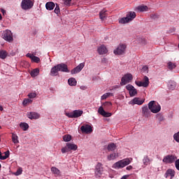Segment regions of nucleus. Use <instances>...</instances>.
<instances>
[{
  "label": "nucleus",
  "instance_id": "obj_15",
  "mask_svg": "<svg viewBox=\"0 0 179 179\" xmlns=\"http://www.w3.org/2000/svg\"><path fill=\"white\" fill-rule=\"evenodd\" d=\"M80 129L83 132V134H92L93 129H92V126L89 124H86L84 126H82L80 127Z\"/></svg>",
  "mask_w": 179,
  "mask_h": 179
},
{
  "label": "nucleus",
  "instance_id": "obj_28",
  "mask_svg": "<svg viewBox=\"0 0 179 179\" xmlns=\"http://www.w3.org/2000/svg\"><path fill=\"white\" fill-rule=\"evenodd\" d=\"M73 114L74 118H78V117H80V115L83 114V110H76L73 111Z\"/></svg>",
  "mask_w": 179,
  "mask_h": 179
},
{
  "label": "nucleus",
  "instance_id": "obj_34",
  "mask_svg": "<svg viewBox=\"0 0 179 179\" xmlns=\"http://www.w3.org/2000/svg\"><path fill=\"white\" fill-rule=\"evenodd\" d=\"M68 83L70 86H76V80L73 78H69Z\"/></svg>",
  "mask_w": 179,
  "mask_h": 179
},
{
  "label": "nucleus",
  "instance_id": "obj_27",
  "mask_svg": "<svg viewBox=\"0 0 179 179\" xmlns=\"http://www.w3.org/2000/svg\"><path fill=\"white\" fill-rule=\"evenodd\" d=\"M40 73V70L38 69H34L30 72V75L32 78H36Z\"/></svg>",
  "mask_w": 179,
  "mask_h": 179
},
{
  "label": "nucleus",
  "instance_id": "obj_54",
  "mask_svg": "<svg viewBox=\"0 0 179 179\" xmlns=\"http://www.w3.org/2000/svg\"><path fill=\"white\" fill-rule=\"evenodd\" d=\"M0 111H3V108L0 106Z\"/></svg>",
  "mask_w": 179,
  "mask_h": 179
},
{
  "label": "nucleus",
  "instance_id": "obj_11",
  "mask_svg": "<svg viewBox=\"0 0 179 179\" xmlns=\"http://www.w3.org/2000/svg\"><path fill=\"white\" fill-rule=\"evenodd\" d=\"M3 38L6 40V41H8V43H11V41H13L12 31H10V30L4 31L3 34Z\"/></svg>",
  "mask_w": 179,
  "mask_h": 179
},
{
  "label": "nucleus",
  "instance_id": "obj_12",
  "mask_svg": "<svg viewBox=\"0 0 179 179\" xmlns=\"http://www.w3.org/2000/svg\"><path fill=\"white\" fill-rule=\"evenodd\" d=\"M127 49V45L124 44H120L116 50H114V54L115 55H122L124 52H125V50Z\"/></svg>",
  "mask_w": 179,
  "mask_h": 179
},
{
  "label": "nucleus",
  "instance_id": "obj_22",
  "mask_svg": "<svg viewBox=\"0 0 179 179\" xmlns=\"http://www.w3.org/2000/svg\"><path fill=\"white\" fill-rule=\"evenodd\" d=\"M143 103H145V100L141 99L140 98L136 97L132 100V103L138 104V106H142V104H143Z\"/></svg>",
  "mask_w": 179,
  "mask_h": 179
},
{
  "label": "nucleus",
  "instance_id": "obj_38",
  "mask_svg": "<svg viewBox=\"0 0 179 179\" xmlns=\"http://www.w3.org/2000/svg\"><path fill=\"white\" fill-rule=\"evenodd\" d=\"M169 89L170 90H174L176 89V83L171 81L168 84Z\"/></svg>",
  "mask_w": 179,
  "mask_h": 179
},
{
  "label": "nucleus",
  "instance_id": "obj_46",
  "mask_svg": "<svg viewBox=\"0 0 179 179\" xmlns=\"http://www.w3.org/2000/svg\"><path fill=\"white\" fill-rule=\"evenodd\" d=\"M59 12H60L59 6H58V4H56V8H55V13H57V15H58Z\"/></svg>",
  "mask_w": 179,
  "mask_h": 179
},
{
  "label": "nucleus",
  "instance_id": "obj_18",
  "mask_svg": "<svg viewBox=\"0 0 179 179\" xmlns=\"http://www.w3.org/2000/svg\"><path fill=\"white\" fill-rule=\"evenodd\" d=\"M97 51L99 55H103L104 54H107L108 52L107 48H106L104 45H101V46H99L97 49Z\"/></svg>",
  "mask_w": 179,
  "mask_h": 179
},
{
  "label": "nucleus",
  "instance_id": "obj_19",
  "mask_svg": "<svg viewBox=\"0 0 179 179\" xmlns=\"http://www.w3.org/2000/svg\"><path fill=\"white\" fill-rule=\"evenodd\" d=\"M27 57L28 58H30L33 62H36V64H38L40 62V57L37 56H34V55H31L30 53L27 54Z\"/></svg>",
  "mask_w": 179,
  "mask_h": 179
},
{
  "label": "nucleus",
  "instance_id": "obj_13",
  "mask_svg": "<svg viewBox=\"0 0 179 179\" xmlns=\"http://www.w3.org/2000/svg\"><path fill=\"white\" fill-rule=\"evenodd\" d=\"M126 89L129 92V95L131 97H134V96H136V94H138V91L131 85H127L126 86Z\"/></svg>",
  "mask_w": 179,
  "mask_h": 179
},
{
  "label": "nucleus",
  "instance_id": "obj_3",
  "mask_svg": "<svg viewBox=\"0 0 179 179\" xmlns=\"http://www.w3.org/2000/svg\"><path fill=\"white\" fill-rule=\"evenodd\" d=\"M135 17H136V13L135 12H129L125 17L121 18L119 20V23H121L122 24H125V23H129V22H131V20H134Z\"/></svg>",
  "mask_w": 179,
  "mask_h": 179
},
{
  "label": "nucleus",
  "instance_id": "obj_47",
  "mask_svg": "<svg viewBox=\"0 0 179 179\" xmlns=\"http://www.w3.org/2000/svg\"><path fill=\"white\" fill-rule=\"evenodd\" d=\"M36 94L34 92L30 93L28 94V97H29V99H34V97H36Z\"/></svg>",
  "mask_w": 179,
  "mask_h": 179
},
{
  "label": "nucleus",
  "instance_id": "obj_4",
  "mask_svg": "<svg viewBox=\"0 0 179 179\" xmlns=\"http://www.w3.org/2000/svg\"><path fill=\"white\" fill-rule=\"evenodd\" d=\"M148 108L150 110L151 113H153L154 114H157V113H159V111L162 110L160 105L155 101H151L148 103Z\"/></svg>",
  "mask_w": 179,
  "mask_h": 179
},
{
  "label": "nucleus",
  "instance_id": "obj_26",
  "mask_svg": "<svg viewBox=\"0 0 179 179\" xmlns=\"http://www.w3.org/2000/svg\"><path fill=\"white\" fill-rule=\"evenodd\" d=\"M119 157L118 153L113 152V153L108 155L107 159L109 161L115 160V159H117V157Z\"/></svg>",
  "mask_w": 179,
  "mask_h": 179
},
{
  "label": "nucleus",
  "instance_id": "obj_51",
  "mask_svg": "<svg viewBox=\"0 0 179 179\" xmlns=\"http://www.w3.org/2000/svg\"><path fill=\"white\" fill-rule=\"evenodd\" d=\"M129 178V175H125L121 179H127Z\"/></svg>",
  "mask_w": 179,
  "mask_h": 179
},
{
  "label": "nucleus",
  "instance_id": "obj_42",
  "mask_svg": "<svg viewBox=\"0 0 179 179\" xmlns=\"http://www.w3.org/2000/svg\"><path fill=\"white\" fill-rule=\"evenodd\" d=\"M72 2V0H64V3L66 5V6H71V3Z\"/></svg>",
  "mask_w": 179,
  "mask_h": 179
},
{
  "label": "nucleus",
  "instance_id": "obj_10",
  "mask_svg": "<svg viewBox=\"0 0 179 179\" xmlns=\"http://www.w3.org/2000/svg\"><path fill=\"white\" fill-rule=\"evenodd\" d=\"M177 160V157L173 155H169L164 157L163 162L166 163V164H171V163H174Z\"/></svg>",
  "mask_w": 179,
  "mask_h": 179
},
{
  "label": "nucleus",
  "instance_id": "obj_32",
  "mask_svg": "<svg viewBox=\"0 0 179 179\" xmlns=\"http://www.w3.org/2000/svg\"><path fill=\"white\" fill-rule=\"evenodd\" d=\"M115 149H117V146L114 143H111L108 145V152H114Z\"/></svg>",
  "mask_w": 179,
  "mask_h": 179
},
{
  "label": "nucleus",
  "instance_id": "obj_48",
  "mask_svg": "<svg viewBox=\"0 0 179 179\" xmlns=\"http://www.w3.org/2000/svg\"><path fill=\"white\" fill-rule=\"evenodd\" d=\"M175 166L177 170L179 171V159L175 161Z\"/></svg>",
  "mask_w": 179,
  "mask_h": 179
},
{
  "label": "nucleus",
  "instance_id": "obj_5",
  "mask_svg": "<svg viewBox=\"0 0 179 179\" xmlns=\"http://www.w3.org/2000/svg\"><path fill=\"white\" fill-rule=\"evenodd\" d=\"M34 6V2L31 0H22L21 2V8L23 10H29Z\"/></svg>",
  "mask_w": 179,
  "mask_h": 179
},
{
  "label": "nucleus",
  "instance_id": "obj_44",
  "mask_svg": "<svg viewBox=\"0 0 179 179\" xmlns=\"http://www.w3.org/2000/svg\"><path fill=\"white\" fill-rule=\"evenodd\" d=\"M140 43L142 45H146L148 44V41H146V39H145V38H141Z\"/></svg>",
  "mask_w": 179,
  "mask_h": 179
},
{
  "label": "nucleus",
  "instance_id": "obj_16",
  "mask_svg": "<svg viewBox=\"0 0 179 179\" xmlns=\"http://www.w3.org/2000/svg\"><path fill=\"white\" fill-rule=\"evenodd\" d=\"M57 66V68L59 71V72H69V70L68 69V66L65 64H57L56 65Z\"/></svg>",
  "mask_w": 179,
  "mask_h": 179
},
{
  "label": "nucleus",
  "instance_id": "obj_53",
  "mask_svg": "<svg viewBox=\"0 0 179 179\" xmlns=\"http://www.w3.org/2000/svg\"><path fill=\"white\" fill-rule=\"evenodd\" d=\"M80 89H83V90H85V89H86V87L81 86Z\"/></svg>",
  "mask_w": 179,
  "mask_h": 179
},
{
  "label": "nucleus",
  "instance_id": "obj_45",
  "mask_svg": "<svg viewBox=\"0 0 179 179\" xmlns=\"http://www.w3.org/2000/svg\"><path fill=\"white\" fill-rule=\"evenodd\" d=\"M173 138L176 142H179V131L174 134Z\"/></svg>",
  "mask_w": 179,
  "mask_h": 179
},
{
  "label": "nucleus",
  "instance_id": "obj_9",
  "mask_svg": "<svg viewBox=\"0 0 179 179\" xmlns=\"http://www.w3.org/2000/svg\"><path fill=\"white\" fill-rule=\"evenodd\" d=\"M104 171V169H103V164L101 163H98L96 166L95 169V176L96 178H100L101 176L103 175V172Z\"/></svg>",
  "mask_w": 179,
  "mask_h": 179
},
{
  "label": "nucleus",
  "instance_id": "obj_14",
  "mask_svg": "<svg viewBox=\"0 0 179 179\" xmlns=\"http://www.w3.org/2000/svg\"><path fill=\"white\" fill-rule=\"evenodd\" d=\"M83 68H85V63H80L78 66L71 70V74L75 75L76 73H79V72H80Z\"/></svg>",
  "mask_w": 179,
  "mask_h": 179
},
{
  "label": "nucleus",
  "instance_id": "obj_40",
  "mask_svg": "<svg viewBox=\"0 0 179 179\" xmlns=\"http://www.w3.org/2000/svg\"><path fill=\"white\" fill-rule=\"evenodd\" d=\"M99 17L101 20H104V17H106V10H103L100 12Z\"/></svg>",
  "mask_w": 179,
  "mask_h": 179
},
{
  "label": "nucleus",
  "instance_id": "obj_24",
  "mask_svg": "<svg viewBox=\"0 0 179 179\" xmlns=\"http://www.w3.org/2000/svg\"><path fill=\"white\" fill-rule=\"evenodd\" d=\"M45 8L48 10H52L55 8V3L52 1H49L46 3Z\"/></svg>",
  "mask_w": 179,
  "mask_h": 179
},
{
  "label": "nucleus",
  "instance_id": "obj_37",
  "mask_svg": "<svg viewBox=\"0 0 179 179\" xmlns=\"http://www.w3.org/2000/svg\"><path fill=\"white\" fill-rule=\"evenodd\" d=\"M177 66L176 65V63H173L171 62H168V68L169 69H170L171 71L173 70V69H176V67Z\"/></svg>",
  "mask_w": 179,
  "mask_h": 179
},
{
  "label": "nucleus",
  "instance_id": "obj_35",
  "mask_svg": "<svg viewBox=\"0 0 179 179\" xmlns=\"http://www.w3.org/2000/svg\"><path fill=\"white\" fill-rule=\"evenodd\" d=\"M71 140L72 136H71L70 134H66L63 136V141L64 142H71Z\"/></svg>",
  "mask_w": 179,
  "mask_h": 179
},
{
  "label": "nucleus",
  "instance_id": "obj_52",
  "mask_svg": "<svg viewBox=\"0 0 179 179\" xmlns=\"http://www.w3.org/2000/svg\"><path fill=\"white\" fill-rule=\"evenodd\" d=\"M1 13H3V15H5V13H6V11L3 8L1 9Z\"/></svg>",
  "mask_w": 179,
  "mask_h": 179
},
{
  "label": "nucleus",
  "instance_id": "obj_43",
  "mask_svg": "<svg viewBox=\"0 0 179 179\" xmlns=\"http://www.w3.org/2000/svg\"><path fill=\"white\" fill-rule=\"evenodd\" d=\"M30 103H31V99H24L22 102V104L24 106H27V104H29Z\"/></svg>",
  "mask_w": 179,
  "mask_h": 179
},
{
  "label": "nucleus",
  "instance_id": "obj_39",
  "mask_svg": "<svg viewBox=\"0 0 179 179\" xmlns=\"http://www.w3.org/2000/svg\"><path fill=\"white\" fill-rule=\"evenodd\" d=\"M6 55H8V53L6 52V51L5 50L0 51V58H1V59H5V58H6Z\"/></svg>",
  "mask_w": 179,
  "mask_h": 179
},
{
  "label": "nucleus",
  "instance_id": "obj_49",
  "mask_svg": "<svg viewBox=\"0 0 179 179\" xmlns=\"http://www.w3.org/2000/svg\"><path fill=\"white\" fill-rule=\"evenodd\" d=\"M67 117H69V118H75L73 116V112L70 113H66Z\"/></svg>",
  "mask_w": 179,
  "mask_h": 179
},
{
  "label": "nucleus",
  "instance_id": "obj_41",
  "mask_svg": "<svg viewBox=\"0 0 179 179\" xmlns=\"http://www.w3.org/2000/svg\"><path fill=\"white\" fill-rule=\"evenodd\" d=\"M23 173V169L22 168H19L16 172H15L13 174L14 176H20Z\"/></svg>",
  "mask_w": 179,
  "mask_h": 179
},
{
  "label": "nucleus",
  "instance_id": "obj_6",
  "mask_svg": "<svg viewBox=\"0 0 179 179\" xmlns=\"http://www.w3.org/2000/svg\"><path fill=\"white\" fill-rule=\"evenodd\" d=\"M71 150H78V146L72 143H67L66 146L62 148V153H67Z\"/></svg>",
  "mask_w": 179,
  "mask_h": 179
},
{
  "label": "nucleus",
  "instance_id": "obj_29",
  "mask_svg": "<svg viewBox=\"0 0 179 179\" xmlns=\"http://www.w3.org/2000/svg\"><path fill=\"white\" fill-rule=\"evenodd\" d=\"M9 155H10L9 150L5 152L3 156H2V152H1V151H0V159L1 160H6V159H8V157H9Z\"/></svg>",
  "mask_w": 179,
  "mask_h": 179
},
{
  "label": "nucleus",
  "instance_id": "obj_1",
  "mask_svg": "<svg viewBox=\"0 0 179 179\" xmlns=\"http://www.w3.org/2000/svg\"><path fill=\"white\" fill-rule=\"evenodd\" d=\"M112 106L113 103H111V102L110 101H106L102 103V106H100L98 109L99 114H100V115H102V117H111V115H113V113L106 112L105 110H108V108H110V107H111Z\"/></svg>",
  "mask_w": 179,
  "mask_h": 179
},
{
  "label": "nucleus",
  "instance_id": "obj_20",
  "mask_svg": "<svg viewBox=\"0 0 179 179\" xmlns=\"http://www.w3.org/2000/svg\"><path fill=\"white\" fill-rule=\"evenodd\" d=\"M142 113L145 118H149V117H150V111L149 110L148 106L143 107Z\"/></svg>",
  "mask_w": 179,
  "mask_h": 179
},
{
  "label": "nucleus",
  "instance_id": "obj_33",
  "mask_svg": "<svg viewBox=\"0 0 179 179\" xmlns=\"http://www.w3.org/2000/svg\"><path fill=\"white\" fill-rule=\"evenodd\" d=\"M20 127L23 131H27L29 129V124L25 122L20 123Z\"/></svg>",
  "mask_w": 179,
  "mask_h": 179
},
{
  "label": "nucleus",
  "instance_id": "obj_7",
  "mask_svg": "<svg viewBox=\"0 0 179 179\" xmlns=\"http://www.w3.org/2000/svg\"><path fill=\"white\" fill-rule=\"evenodd\" d=\"M149 78L148 76H144L143 81H135V84L139 87H148L149 86Z\"/></svg>",
  "mask_w": 179,
  "mask_h": 179
},
{
  "label": "nucleus",
  "instance_id": "obj_56",
  "mask_svg": "<svg viewBox=\"0 0 179 179\" xmlns=\"http://www.w3.org/2000/svg\"><path fill=\"white\" fill-rule=\"evenodd\" d=\"M0 169H1V164H0Z\"/></svg>",
  "mask_w": 179,
  "mask_h": 179
},
{
  "label": "nucleus",
  "instance_id": "obj_55",
  "mask_svg": "<svg viewBox=\"0 0 179 179\" xmlns=\"http://www.w3.org/2000/svg\"><path fill=\"white\" fill-rule=\"evenodd\" d=\"M0 20H2V15L0 14Z\"/></svg>",
  "mask_w": 179,
  "mask_h": 179
},
{
  "label": "nucleus",
  "instance_id": "obj_2",
  "mask_svg": "<svg viewBox=\"0 0 179 179\" xmlns=\"http://www.w3.org/2000/svg\"><path fill=\"white\" fill-rule=\"evenodd\" d=\"M131 162H132V158H126L122 159L113 164L114 169H124L126 166L131 164Z\"/></svg>",
  "mask_w": 179,
  "mask_h": 179
},
{
  "label": "nucleus",
  "instance_id": "obj_23",
  "mask_svg": "<svg viewBox=\"0 0 179 179\" xmlns=\"http://www.w3.org/2000/svg\"><path fill=\"white\" fill-rule=\"evenodd\" d=\"M50 171H52V173L53 174H55L56 176V177H59V176H61V171H59V169H58V168H57L55 166H52L50 169Z\"/></svg>",
  "mask_w": 179,
  "mask_h": 179
},
{
  "label": "nucleus",
  "instance_id": "obj_21",
  "mask_svg": "<svg viewBox=\"0 0 179 179\" xmlns=\"http://www.w3.org/2000/svg\"><path fill=\"white\" fill-rule=\"evenodd\" d=\"M176 176V171L173 169H168L165 173V177L167 178V177H171V178H173Z\"/></svg>",
  "mask_w": 179,
  "mask_h": 179
},
{
  "label": "nucleus",
  "instance_id": "obj_17",
  "mask_svg": "<svg viewBox=\"0 0 179 179\" xmlns=\"http://www.w3.org/2000/svg\"><path fill=\"white\" fill-rule=\"evenodd\" d=\"M27 117L29 120H38L40 118V114L36 112H29L27 113Z\"/></svg>",
  "mask_w": 179,
  "mask_h": 179
},
{
  "label": "nucleus",
  "instance_id": "obj_30",
  "mask_svg": "<svg viewBox=\"0 0 179 179\" xmlns=\"http://www.w3.org/2000/svg\"><path fill=\"white\" fill-rule=\"evenodd\" d=\"M138 10L140 12H147L149 10L148 6H140L137 7Z\"/></svg>",
  "mask_w": 179,
  "mask_h": 179
},
{
  "label": "nucleus",
  "instance_id": "obj_36",
  "mask_svg": "<svg viewBox=\"0 0 179 179\" xmlns=\"http://www.w3.org/2000/svg\"><path fill=\"white\" fill-rule=\"evenodd\" d=\"M12 141L13 143H19V138L15 134H12Z\"/></svg>",
  "mask_w": 179,
  "mask_h": 179
},
{
  "label": "nucleus",
  "instance_id": "obj_25",
  "mask_svg": "<svg viewBox=\"0 0 179 179\" xmlns=\"http://www.w3.org/2000/svg\"><path fill=\"white\" fill-rule=\"evenodd\" d=\"M58 72H59V70H58L57 66H55L51 69L50 75L51 76H57Z\"/></svg>",
  "mask_w": 179,
  "mask_h": 179
},
{
  "label": "nucleus",
  "instance_id": "obj_50",
  "mask_svg": "<svg viewBox=\"0 0 179 179\" xmlns=\"http://www.w3.org/2000/svg\"><path fill=\"white\" fill-rule=\"evenodd\" d=\"M132 169H133V167H132V166H127V168H126V169L127 170H128V171H129V170H132Z\"/></svg>",
  "mask_w": 179,
  "mask_h": 179
},
{
  "label": "nucleus",
  "instance_id": "obj_8",
  "mask_svg": "<svg viewBox=\"0 0 179 179\" xmlns=\"http://www.w3.org/2000/svg\"><path fill=\"white\" fill-rule=\"evenodd\" d=\"M132 79H133L132 74L127 73L122 78L120 85L122 86H124L127 83H129V82H131Z\"/></svg>",
  "mask_w": 179,
  "mask_h": 179
},
{
  "label": "nucleus",
  "instance_id": "obj_31",
  "mask_svg": "<svg viewBox=\"0 0 179 179\" xmlns=\"http://www.w3.org/2000/svg\"><path fill=\"white\" fill-rule=\"evenodd\" d=\"M113 96H114V94L111 92H107L101 97V100H106V99H108V97H111Z\"/></svg>",
  "mask_w": 179,
  "mask_h": 179
}]
</instances>
